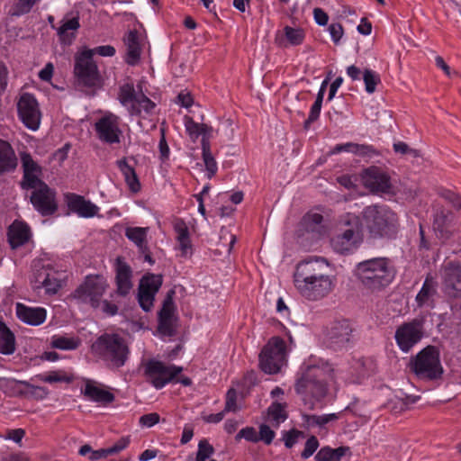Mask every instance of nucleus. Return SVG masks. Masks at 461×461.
Here are the masks:
<instances>
[{
  "instance_id": "obj_1",
  "label": "nucleus",
  "mask_w": 461,
  "mask_h": 461,
  "mask_svg": "<svg viewBox=\"0 0 461 461\" xmlns=\"http://www.w3.org/2000/svg\"><path fill=\"white\" fill-rule=\"evenodd\" d=\"M331 264L323 257H308L300 261L294 273V285L303 299L318 302L333 293L337 276Z\"/></svg>"
},
{
  "instance_id": "obj_2",
  "label": "nucleus",
  "mask_w": 461,
  "mask_h": 461,
  "mask_svg": "<svg viewBox=\"0 0 461 461\" xmlns=\"http://www.w3.org/2000/svg\"><path fill=\"white\" fill-rule=\"evenodd\" d=\"M333 369L321 358L311 357L300 367L295 391L305 405L312 409L327 393V384L333 378Z\"/></svg>"
},
{
  "instance_id": "obj_3",
  "label": "nucleus",
  "mask_w": 461,
  "mask_h": 461,
  "mask_svg": "<svg viewBox=\"0 0 461 461\" xmlns=\"http://www.w3.org/2000/svg\"><path fill=\"white\" fill-rule=\"evenodd\" d=\"M354 275L371 292L381 291L393 280L394 269L386 258H374L357 264Z\"/></svg>"
},
{
  "instance_id": "obj_4",
  "label": "nucleus",
  "mask_w": 461,
  "mask_h": 461,
  "mask_svg": "<svg viewBox=\"0 0 461 461\" xmlns=\"http://www.w3.org/2000/svg\"><path fill=\"white\" fill-rule=\"evenodd\" d=\"M93 351L109 368L123 366L130 356V348L125 339L118 334H104L92 346Z\"/></svg>"
},
{
  "instance_id": "obj_5",
  "label": "nucleus",
  "mask_w": 461,
  "mask_h": 461,
  "mask_svg": "<svg viewBox=\"0 0 461 461\" xmlns=\"http://www.w3.org/2000/svg\"><path fill=\"white\" fill-rule=\"evenodd\" d=\"M410 367L414 375L423 381L440 379L444 373L439 350L434 346H427L420 350L411 359Z\"/></svg>"
},
{
  "instance_id": "obj_6",
  "label": "nucleus",
  "mask_w": 461,
  "mask_h": 461,
  "mask_svg": "<svg viewBox=\"0 0 461 461\" xmlns=\"http://www.w3.org/2000/svg\"><path fill=\"white\" fill-rule=\"evenodd\" d=\"M141 370L146 382L159 390L172 382L183 371V367L151 358L141 363Z\"/></svg>"
},
{
  "instance_id": "obj_7",
  "label": "nucleus",
  "mask_w": 461,
  "mask_h": 461,
  "mask_svg": "<svg viewBox=\"0 0 461 461\" xmlns=\"http://www.w3.org/2000/svg\"><path fill=\"white\" fill-rule=\"evenodd\" d=\"M285 342L280 337H273L264 346L259 355V366L267 374H276L286 363Z\"/></svg>"
},
{
  "instance_id": "obj_8",
  "label": "nucleus",
  "mask_w": 461,
  "mask_h": 461,
  "mask_svg": "<svg viewBox=\"0 0 461 461\" xmlns=\"http://www.w3.org/2000/svg\"><path fill=\"white\" fill-rule=\"evenodd\" d=\"M74 74L79 86L94 88L102 84L98 67L90 52L82 50L75 56Z\"/></svg>"
},
{
  "instance_id": "obj_9",
  "label": "nucleus",
  "mask_w": 461,
  "mask_h": 461,
  "mask_svg": "<svg viewBox=\"0 0 461 461\" xmlns=\"http://www.w3.org/2000/svg\"><path fill=\"white\" fill-rule=\"evenodd\" d=\"M108 287L107 280L101 275L87 276L82 285L73 293V297L82 303H90L97 308L101 304V297Z\"/></svg>"
},
{
  "instance_id": "obj_10",
  "label": "nucleus",
  "mask_w": 461,
  "mask_h": 461,
  "mask_svg": "<svg viewBox=\"0 0 461 461\" xmlns=\"http://www.w3.org/2000/svg\"><path fill=\"white\" fill-rule=\"evenodd\" d=\"M423 321L412 319L399 325L394 333L395 342L401 351L408 353L424 335Z\"/></svg>"
},
{
  "instance_id": "obj_11",
  "label": "nucleus",
  "mask_w": 461,
  "mask_h": 461,
  "mask_svg": "<svg viewBox=\"0 0 461 461\" xmlns=\"http://www.w3.org/2000/svg\"><path fill=\"white\" fill-rule=\"evenodd\" d=\"M363 217L369 230H384L395 228L396 214L385 205H370L364 209Z\"/></svg>"
},
{
  "instance_id": "obj_12",
  "label": "nucleus",
  "mask_w": 461,
  "mask_h": 461,
  "mask_svg": "<svg viewBox=\"0 0 461 461\" xmlns=\"http://www.w3.org/2000/svg\"><path fill=\"white\" fill-rule=\"evenodd\" d=\"M30 201L34 209L42 216H50L58 211L56 192L45 182H41L37 186L31 188Z\"/></svg>"
},
{
  "instance_id": "obj_13",
  "label": "nucleus",
  "mask_w": 461,
  "mask_h": 461,
  "mask_svg": "<svg viewBox=\"0 0 461 461\" xmlns=\"http://www.w3.org/2000/svg\"><path fill=\"white\" fill-rule=\"evenodd\" d=\"M18 117L32 131L39 129L41 113L36 98L29 93L23 94L17 103Z\"/></svg>"
},
{
  "instance_id": "obj_14",
  "label": "nucleus",
  "mask_w": 461,
  "mask_h": 461,
  "mask_svg": "<svg viewBox=\"0 0 461 461\" xmlns=\"http://www.w3.org/2000/svg\"><path fill=\"white\" fill-rule=\"evenodd\" d=\"M361 181L365 188L372 194H389L392 190L391 177L383 168L371 166L361 173Z\"/></svg>"
},
{
  "instance_id": "obj_15",
  "label": "nucleus",
  "mask_w": 461,
  "mask_h": 461,
  "mask_svg": "<svg viewBox=\"0 0 461 461\" xmlns=\"http://www.w3.org/2000/svg\"><path fill=\"white\" fill-rule=\"evenodd\" d=\"M98 139L106 144L113 145L121 142L122 131L120 128V118L113 113H108L98 119L95 123Z\"/></svg>"
},
{
  "instance_id": "obj_16",
  "label": "nucleus",
  "mask_w": 461,
  "mask_h": 461,
  "mask_svg": "<svg viewBox=\"0 0 461 461\" xmlns=\"http://www.w3.org/2000/svg\"><path fill=\"white\" fill-rule=\"evenodd\" d=\"M34 290L43 288L48 295L56 294L63 286L61 274L49 267L35 269L32 279Z\"/></svg>"
},
{
  "instance_id": "obj_17",
  "label": "nucleus",
  "mask_w": 461,
  "mask_h": 461,
  "mask_svg": "<svg viewBox=\"0 0 461 461\" xmlns=\"http://www.w3.org/2000/svg\"><path fill=\"white\" fill-rule=\"evenodd\" d=\"M444 292L451 297L461 296V264L457 261L445 263L441 268Z\"/></svg>"
},
{
  "instance_id": "obj_18",
  "label": "nucleus",
  "mask_w": 461,
  "mask_h": 461,
  "mask_svg": "<svg viewBox=\"0 0 461 461\" xmlns=\"http://www.w3.org/2000/svg\"><path fill=\"white\" fill-rule=\"evenodd\" d=\"M162 285L160 275L144 276L140 282L138 301L143 311L149 312L153 307L156 294Z\"/></svg>"
},
{
  "instance_id": "obj_19",
  "label": "nucleus",
  "mask_w": 461,
  "mask_h": 461,
  "mask_svg": "<svg viewBox=\"0 0 461 461\" xmlns=\"http://www.w3.org/2000/svg\"><path fill=\"white\" fill-rule=\"evenodd\" d=\"M330 244L334 252L340 255L354 253L363 243V232H332Z\"/></svg>"
},
{
  "instance_id": "obj_20",
  "label": "nucleus",
  "mask_w": 461,
  "mask_h": 461,
  "mask_svg": "<svg viewBox=\"0 0 461 461\" xmlns=\"http://www.w3.org/2000/svg\"><path fill=\"white\" fill-rule=\"evenodd\" d=\"M20 157L23 171L21 187L23 190H31V188L43 182L41 179L42 167L32 158L30 153L23 152Z\"/></svg>"
},
{
  "instance_id": "obj_21",
  "label": "nucleus",
  "mask_w": 461,
  "mask_h": 461,
  "mask_svg": "<svg viewBox=\"0 0 461 461\" xmlns=\"http://www.w3.org/2000/svg\"><path fill=\"white\" fill-rule=\"evenodd\" d=\"M352 335V328L348 321L334 322L327 333V339L330 346L341 348L347 346Z\"/></svg>"
},
{
  "instance_id": "obj_22",
  "label": "nucleus",
  "mask_w": 461,
  "mask_h": 461,
  "mask_svg": "<svg viewBox=\"0 0 461 461\" xmlns=\"http://www.w3.org/2000/svg\"><path fill=\"white\" fill-rule=\"evenodd\" d=\"M117 294L125 296L132 288V270L123 258L118 257L114 264Z\"/></svg>"
},
{
  "instance_id": "obj_23",
  "label": "nucleus",
  "mask_w": 461,
  "mask_h": 461,
  "mask_svg": "<svg viewBox=\"0 0 461 461\" xmlns=\"http://www.w3.org/2000/svg\"><path fill=\"white\" fill-rule=\"evenodd\" d=\"M81 392L89 401L102 404L111 403L114 400L113 393L109 392L104 384L91 379L85 381V386Z\"/></svg>"
},
{
  "instance_id": "obj_24",
  "label": "nucleus",
  "mask_w": 461,
  "mask_h": 461,
  "mask_svg": "<svg viewBox=\"0 0 461 461\" xmlns=\"http://www.w3.org/2000/svg\"><path fill=\"white\" fill-rule=\"evenodd\" d=\"M67 203L70 211L85 218L95 216L99 210L95 204L76 194H67Z\"/></svg>"
},
{
  "instance_id": "obj_25",
  "label": "nucleus",
  "mask_w": 461,
  "mask_h": 461,
  "mask_svg": "<svg viewBox=\"0 0 461 461\" xmlns=\"http://www.w3.org/2000/svg\"><path fill=\"white\" fill-rule=\"evenodd\" d=\"M437 286L438 284L435 279L430 275H428L415 299L420 308L434 307L437 297Z\"/></svg>"
},
{
  "instance_id": "obj_26",
  "label": "nucleus",
  "mask_w": 461,
  "mask_h": 461,
  "mask_svg": "<svg viewBox=\"0 0 461 461\" xmlns=\"http://www.w3.org/2000/svg\"><path fill=\"white\" fill-rule=\"evenodd\" d=\"M323 207L318 206L308 211L300 221V227L305 230H313L317 227L328 228V217Z\"/></svg>"
},
{
  "instance_id": "obj_27",
  "label": "nucleus",
  "mask_w": 461,
  "mask_h": 461,
  "mask_svg": "<svg viewBox=\"0 0 461 461\" xmlns=\"http://www.w3.org/2000/svg\"><path fill=\"white\" fill-rule=\"evenodd\" d=\"M16 314L20 321L32 326L41 325L47 317V312L44 308H32L22 303L16 304Z\"/></svg>"
},
{
  "instance_id": "obj_28",
  "label": "nucleus",
  "mask_w": 461,
  "mask_h": 461,
  "mask_svg": "<svg viewBox=\"0 0 461 461\" xmlns=\"http://www.w3.org/2000/svg\"><path fill=\"white\" fill-rule=\"evenodd\" d=\"M126 46L125 62L130 66L139 63L141 54V45L136 30L130 31L123 38Z\"/></svg>"
},
{
  "instance_id": "obj_29",
  "label": "nucleus",
  "mask_w": 461,
  "mask_h": 461,
  "mask_svg": "<svg viewBox=\"0 0 461 461\" xmlns=\"http://www.w3.org/2000/svg\"><path fill=\"white\" fill-rule=\"evenodd\" d=\"M80 28L78 14L69 17L65 15L60 21V26L57 28V34L59 41L65 44H70L76 38V32Z\"/></svg>"
},
{
  "instance_id": "obj_30",
  "label": "nucleus",
  "mask_w": 461,
  "mask_h": 461,
  "mask_svg": "<svg viewBox=\"0 0 461 461\" xmlns=\"http://www.w3.org/2000/svg\"><path fill=\"white\" fill-rule=\"evenodd\" d=\"M17 166V158L12 146L0 139V175L14 170Z\"/></svg>"
},
{
  "instance_id": "obj_31",
  "label": "nucleus",
  "mask_w": 461,
  "mask_h": 461,
  "mask_svg": "<svg viewBox=\"0 0 461 461\" xmlns=\"http://www.w3.org/2000/svg\"><path fill=\"white\" fill-rule=\"evenodd\" d=\"M16 349L15 336L0 317V353L12 355Z\"/></svg>"
},
{
  "instance_id": "obj_32",
  "label": "nucleus",
  "mask_w": 461,
  "mask_h": 461,
  "mask_svg": "<svg viewBox=\"0 0 461 461\" xmlns=\"http://www.w3.org/2000/svg\"><path fill=\"white\" fill-rule=\"evenodd\" d=\"M129 444H130L129 437L121 438L117 442H115L110 447L93 450V452H91V455L88 456V459L90 461H98L101 459H104L109 456L117 454V453L122 451L129 446Z\"/></svg>"
},
{
  "instance_id": "obj_33",
  "label": "nucleus",
  "mask_w": 461,
  "mask_h": 461,
  "mask_svg": "<svg viewBox=\"0 0 461 461\" xmlns=\"http://www.w3.org/2000/svg\"><path fill=\"white\" fill-rule=\"evenodd\" d=\"M81 341L77 337L53 335L50 339V346L53 348L61 350H74L77 349Z\"/></svg>"
},
{
  "instance_id": "obj_34",
  "label": "nucleus",
  "mask_w": 461,
  "mask_h": 461,
  "mask_svg": "<svg viewBox=\"0 0 461 461\" xmlns=\"http://www.w3.org/2000/svg\"><path fill=\"white\" fill-rule=\"evenodd\" d=\"M283 34L285 40L286 41V44L291 46H299L303 44L305 39V31L301 27H292L286 25L283 29Z\"/></svg>"
},
{
  "instance_id": "obj_35",
  "label": "nucleus",
  "mask_w": 461,
  "mask_h": 461,
  "mask_svg": "<svg viewBox=\"0 0 461 461\" xmlns=\"http://www.w3.org/2000/svg\"><path fill=\"white\" fill-rule=\"evenodd\" d=\"M348 447H339L338 448H331L324 447L319 450L315 456L316 461H340L341 457L346 454Z\"/></svg>"
},
{
  "instance_id": "obj_36",
  "label": "nucleus",
  "mask_w": 461,
  "mask_h": 461,
  "mask_svg": "<svg viewBox=\"0 0 461 461\" xmlns=\"http://www.w3.org/2000/svg\"><path fill=\"white\" fill-rule=\"evenodd\" d=\"M138 97L132 83H125L120 86L118 99L123 106L129 109L131 104L136 103Z\"/></svg>"
},
{
  "instance_id": "obj_37",
  "label": "nucleus",
  "mask_w": 461,
  "mask_h": 461,
  "mask_svg": "<svg viewBox=\"0 0 461 461\" xmlns=\"http://www.w3.org/2000/svg\"><path fill=\"white\" fill-rule=\"evenodd\" d=\"M156 104L144 94L139 95L135 104L129 107V113L131 115H140L143 110L147 113H150L155 108Z\"/></svg>"
},
{
  "instance_id": "obj_38",
  "label": "nucleus",
  "mask_w": 461,
  "mask_h": 461,
  "mask_svg": "<svg viewBox=\"0 0 461 461\" xmlns=\"http://www.w3.org/2000/svg\"><path fill=\"white\" fill-rule=\"evenodd\" d=\"M287 418L285 408L281 403L274 402L267 409V421L278 427Z\"/></svg>"
},
{
  "instance_id": "obj_39",
  "label": "nucleus",
  "mask_w": 461,
  "mask_h": 461,
  "mask_svg": "<svg viewBox=\"0 0 461 461\" xmlns=\"http://www.w3.org/2000/svg\"><path fill=\"white\" fill-rule=\"evenodd\" d=\"M338 418L339 416L336 413L324 414L321 416L304 414L303 415V421L307 428L322 427L328 422L335 420Z\"/></svg>"
},
{
  "instance_id": "obj_40",
  "label": "nucleus",
  "mask_w": 461,
  "mask_h": 461,
  "mask_svg": "<svg viewBox=\"0 0 461 461\" xmlns=\"http://www.w3.org/2000/svg\"><path fill=\"white\" fill-rule=\"evenodd\" d=\"M363 80L366 93L373 94L376 90V86L381 84V77L375 71L366 68L363 71Z\"/></svg>"
},
{
  "instance_id": "obj_41",
  "label": "nucleus",
  "mask_w": 461,
  "mask_h": 461,
  "mask_svg": "<svg viewBox=\"0 0 461 461\" xmlns=\"http://www.w3.org/2000/svg\"><path fill=\"white\" fill-rule=\"evenodd\" d=\"M202 151L203 159L206 170L208 171V177L212 178L216 174L218 167L214 158L212 155L211 147L206 141H203V148L202 149Z\"/></svg>"
},
{
  "instance_id": "obj_42",
  "label": "nucleus",
  "mask_w": 461,
  "mask_h": 461,
  "mask_svg": "<svg viewBox=\"0 0 461 461\" xmlns=\"http://www.w3.org/2000/svg\"><path fill=\"white\" fill-rule=\"evenodd\" d=\"M177 249L181 251L182 257L186 258L193 254V246L189 232H179L177 236Z\"/></svg>"
},
{
  "instance_id": "obj_43",
  "label": "nucleus",
  "mask_w": 461,
  "mask_h": 461,
  "mask_svg": "<svg viewBox=\"0 0 461 461\" xmlns=\"http://www.w3.org/2000/svg\"><path fill=\"white\" fill-rule=\"evenodd\" d=\"M8 242L13 249H15L31 239V232H7Z\"/></svg>"
},
{
  "instance_id": "obj_44",
  "label": "nucleus",
  "mask_w": 461,
  "mask_h": 461,
  "mask_svg": "<svg viewBox=\"0 0 461 461\" xmlns=\"http://www.w3.org/2000/svg\"><path fill=\"white\" fill-rule=\"evenodd\" d=\"M203 123H198L194 121L192 117L185 116V127L186 130V132L190 136V138L194 140H195L199 136H201L202 131H203Z\"/></svg>"
},
{
  "instance_id": "obj_45",
  "label": "nucleus",
  "mask_w": 461,
  "mask_h": 461,
  "mask_svg": "<svg viewBox=\"0 0 461 461\" xmlns=\"http://www.w3.org/2000/svg\"><path fill=\"white\" fill-rule=\"evenodd\" d=\"M127 238L132 241L138 248L140 253L148 251V241L146 239V232H125Z\"/></svg>"
},
{
  "instance_id": "obj_46",
  "label": "nucleus",
  "mask_w": 461,
  "mask_h": 461,
  "mask_svg": "<svg viewBox=\"0 0 461 461\" xmlns=\"http://www.w3.org/2000/svg\"><path fill=\"white\" fill-rule=\"evenodd\" d=\"M20 382L10 379V378H1L0 379V389L8 395H14L17 393V385ZM25 385H29L26 382H21Z\"/></svg>"
},
{
  "instance_id": "obj_47",
  "label": "nucleus",
  "mask_w": 461,
  "mask_h": 461,
  "mask_svg": "<svg viewBox=\"0 0 461 461\" xmlns=\"http://www.w3.org/2000/svg\"><path fill=\"white\" fill-rule=\"evenodd\" d=\"M213 453V447L206 440H201L198 444L195 461H205Z\"/></svg>"
},
{
  "instance_id": "obj_48",
  "label": "nucleus",
  "mask_w": 461,
  "mask_h": 461,
  "mask_svg": "<svg viewBox=\"0 0 461 461\" xmlns=\"http://www.w3.org/2000/svg\"><path fill=\"white\" fill-rule=\"evenodd\" d=\"M174 316V303L171 298H167L164 301L162 309L159 312V320L164 322L173 321Z\"/></svg>"
},
{
  "instance_id": "obj_49",
  "label": "nucleus",
  "mask_w": 461,
  "mask_h": 461,
  "mask_svg": "<svg viewBox=\"0 0 461 461\" xmlns=\"http://www.w3.org/2000/svg\"><path fill=\"white\" fill-rule=\"evenodd\" d=\"M341 226L347 227L345 230H358L359 218L353 213H346L341 218Z\"/></svg>"
},
{
  "instance_id": "obj_50",
  "label": "nucleus",
  "mask_w": 461,
  "mask_h": 461,
  "mask_svg": "<svg viewBox=\"0 0 461 461\" xmlns=\"http://www.w3.org/2000/svg\"><path fill=\"white\" fill-rule=\"evenodd\" d=\"M83 50L86 52H90L92 58L95 54H98L102 57H113L116 52L115 49L111 45H103L94 49H85Z\"/></svg>"
},
{
  "instance_id": "obj_51",
  "label": "nucleus",
  "mask_w": 461,
  "mask_h": 461,
  "mask_svg": "<svg viewBox=\"0 0 461 461\" xmlns=\"http://www.w3.org/2000/svg\"><path fill=\"white\" fill-rule=\"evenodd\" d=\"M441 197L450 203L455 209H461V196L451 190H444L440 194Z\"/></svg>"
},
{
  "instance_id": "obj_52",
  "label": "nucleus",
  "mask_w": 461,
  "mask_h": 461,
  "mask_svg": "<svg viewBox=\"0 0 461 461\" xmlns=\"http://www.w3.org/2000/svg\"><path fill=\"white\" fill-rule=\"evenodd\" d=\"M319 447V441L315 436L310 437L305 442L304 449L301 456L303 458L307 459L313 455Z\"/></svg>"
},
{
  "instance_id": "obj_53",
  "label": "nucleus",
  "mask_w": 461,
  "mask_h": 461,
  "mask_svg": "<svg viewBox=\"0 0 461 461\" xmlns=\"http://www.w3.org/2000/svg\"><path fill=\"white\" fill-rule=\"evenodd\" d=\"M321 105H322V104L316 103V102L313 103V104L311 107L309 116L303 123V128L305 130H308L310 128L311 124L319 119L321 110Z\"/></svg>"
},
{
  "instance_id": "obj_54",
  "label": "nucleus",
  "mask_w": 461,
  "mask_h": 461,
  "mask_svg": "<svg viewBox=\"0 0 461 461\" xmlns=\"http://www.w3.org/2000/svg\"><path fill=\"white\" fill-rule=\"evenodd\" d=\"M258 441H263L265 444L269 445L275 438V432L268 425L262 424L259 427Z\"/></svg>"
},
{
  "instance_id": "obj_55",
  "label": "nucleus",
  "mask_w": 461,
  "mask_h": 461,
  "mask_svg": "<svg viewBox=\"0 0 461 461\" xmlns=\"http://www.w3.org/2000/svg\"><path fill=\"white\" fill-rule=\"evenodd\" d=\"M160 417L157 412H150L140 417L139 423L142 427L151 428L159 422Z\"/></svg>"
},
{
  "instance_id": "obj_56",
  "label": "nucleus",
  "mask_w": 461,
  "mask_h": 461,
  "mask_svg": "<svg viewBox=\"0 0 461 461\" xmlns=\"http://www.w3.org/2000/svg\"><path fill=\"white\" fill-rule=\"evenodd\" d=\"M384 239V232H369L366 238V243L369 247H383Z\"/></svg>"
},
{
  "instance_id": "obj_57",
  "label": "nucleus",
  "mask_w": 461,
  "mask_h": 461,
  "mask_svg": "<svg viewBox=\"0 0 461 461\" xmlns=\"http://www.w3.org/2000/svg\"><path fill=\"white\" fill-rule=\"evenodd\" d=\"M237 409V392L235 389L231 388L227 392L225 408L223 411L225 412L236 411Z\"/></svg>"
},
{
  "instance_id": "obj_58",
  "label": "nucleus",
  "mask_w": 461,
  "mask_h": 461,
  "mask_svg": "<svg viewBox=\"0 0 461 461\" xmlns=\"http://www.w3.org/2000/svg\"><path fill=\"white\" fill-rule=\"evenodd\" d=\"M116 166L122 174L124 180L136 173L134 167L128 163L126 158L117 160Z\"/></svg>"
},
{
  "instance_id": "obj_59",
  "label": "nucleus",
  "mask_w": 461,
  "mask_h": 461,
  "mask_svg": "<svg viewBox=\"0 0 461 461\" xmlns=\"http://www.w3.org/2000/svg\"><path fill=\"white\" fill-rule=\"evenodd\" d=\"M160 132H161V137H160L159 143H158L159 158L162 161H166L169 158L170 150H169V147L167 142V140H166L165 131L162 129L160 131Z\"/></svg>"
},
{
  "instance_id": "obj_60",
  "label": "nucleus",
  "mask_w": 461,
  "mask_h": 461,
  "mask_svg": "<svg viewBox=\"0 0 461 461\" xmlns=\"http://www.w3.org/2000/svg\"><path fill=\"white\" fill-rule=\"evenodd\" d=\"M353 153L363 157H372L373 155L377 154L375 149L373 146L357 143L355 144Z\"/></svg>"
},
{
  "instance_id": "obj_61",
  "label": "nucleus",
  "mask_w": 461,
  "mask_h": 461,
  "mask_svg": "<svg viewBox=\"0 0 461 461\" xmlns=\"http://www.w3.org/2000/svg\"><path fill=\"white\" fill-rule=\"evenodd\" d=\"M237 438H243L248 441L258 442V433L252 427H246L240 430L237 434Z\"/></svg>"
},
{
  "instance_id": "obj_62",
  "label": "nucleus",
  "mask_w": 461,
  "mask_h": 461,
  "mask_svg": "<svg viewBox=\"0 0 461 461\" xmlns=\"http://www.w3.org/2000/svg\"><path fill=\"white\" fill-rule=\"evenodd\" d=\"M302 435L303 433L296 429H292L286 432L283 438L285 447L287 448H291L298 441L299 437Z\"/></svg>"
},
{
  "instance_id": "obj_63",
  "label": "nucleus",
  "mask_w": 461,
  "mask_h": 461,
  "mask_svg": "<svg viewBox=\"0 0 461 461\" xmlns=\"http://www.w3.org/2000/svg\"><path fill=\"white\" fill-rule=\"evenodd\" d=\"M329 32L330 33L331 39L335 44H338L340 39L343 36L344 30L340 23H331L329 26Z\"/></svg>"
},
{
  "instance_id": "obj_64",
  "label": "nucleus",
  "mask_w": 461,
  "mask_h": 461,
  "mask_svg": "<svg viewBox=\"0 0 461 461\" xmlns=\"http://www.w3.org/2000/svg\"><path fill=\"white\" fill-rule=\"evenodd\" d=\"M45 383H56V382H70V378L66 375L59 372H50L49 375L41 378Z\"/></svg>"
}]
</instances>
